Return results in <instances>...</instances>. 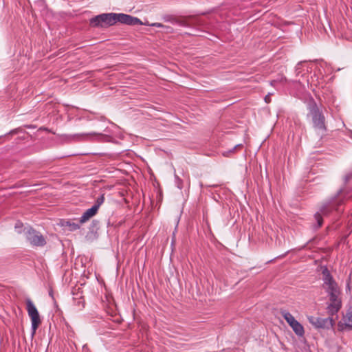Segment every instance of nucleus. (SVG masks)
<instances>
[{"mask_svg":"<svg viewBox=\"0 0 352 352\" xmlns=\"http://www.w3.org/2000/svg\"><path fill=\"white\" fill-rule=\"evenodd\" d=\"M322 274L324 275L323 285L329 297L327 309L329 314L333 316L342 307L341 292L338 284L327 269L323 270Z\"/></svg>","mask_w":352,"mask_h":352,"instance_id":"obj_2","label":"nucleus"},{"mask_svg":"<svg viewBox=\"0 0 352 352\" xmlns=\"http://www.w3.org/2000/svg\"><path fill=\"white\" fill-rule=\"evenodd\" d=\"M104 195H102L99 197L97 198L94 205L93 207H96V210H98L100 206L104 203Z\"/></svg>","mask_w":352,"mask_h":352,"instance_id":"obj_11","label":"nucleus"},{"mask_svg":"<svg viewBox=\"0 0 352 352\" xmlns=\"http://www.w3.org/2000/svg\"><path fill=\"white\" fill-rule=\"evenodd\" d=\"M338 327L342 331L352 329V309L346 312V315L338 322Z\"/></svg>","mask_w":352,"mask_h":352,"instance_id":"obj_8","label":"nucleus"},{"mask_svg":"<svg viewBox=\"0 0 352 352\" xmlns=\"http://www.w3.org/2000/svg\"><path fill=\"white\" fill-rule=\"evenodd\" d=\"M309 111L312 118L314 127L316 130H319L322 133H324L327 131L325 118L316 102H312L309 103Z\"/></svg>","mask_w":352,"mask_h":352,"instance_id":"obj_3","label":"nucleus"},{"mask_svg":"<svg viewBox=\"0 0 352 352\" xmlns=\"http://www.w3.org/2000/svg\"><path fill=\"white\" fill-rule=\"evenodd\" d=\"M27 240L34 246H44L46 241L43 236L38 232L30 229L26 232Z\"/></svg>","mask_w":352,"mask_h":352,"instance_id":"obj_6","label":"nucleus"},{"mask_svg":"<svg viewBox=\"0 0 352 352\" xmlns=\"http://www.w3.org/2000/svg\"><path fill=\"white\" fill-rule=\"evenodd\" d=\"M151 25V26H153V27H157V28H162L164 27V25L162 23H151V24H147V23H143L142 25Z\"/></svg>","mask_w":352,"mask_h":352,"instance_id":"obj_13","label":"nucleus"},{"mask_svg":"<svg viewBox=\"0 0 352 352\" xmlns=\"http://www.w3.org/2000/svg\"><path fill=\"white\" fill-rule=\"evenodd\" d=\"M331 208L329 204H324L321 207L320 212L316 213L315 219L317 221L318 227H320L322 224V215L327 214L331 211Z\"/></svg>","mask_w":352,"mask_h":352,"instance_id":"obj_9","label":"nucleus"},{"mask_svg":"<svg viewBox=\"0 0 352 352\" xmlns=\"http://www.w3.org/2000/svg\"><path fill=\"white\" fill-rule=\"evenodd\" d=\"M280 314L298 336H304L305 330L303 326L289 311L280 310Z\"/></svg>","mask_w":352,"mask_h":352,"instance_id":"obj_5","label":"nucleus"},{"mask_svg":"<svg viewBox=\"0 0 352 352\" xmlns=\"http://www.w3.org/2000/svg\"><path fill=\"white\" fill-rule=\"evenodd\" d=\"M26 302V309L28 314L29 317L31 319L32 323V336L36 333V329L39 327L41 323V320L40 318V316L38 311L33 303V302L28 298L25 301Z\"/></svg>","mask_w":352,"mask_h":352,"instance_id":"obj_4","label":"nucleus"},{"mask_svg":"<svg viewBox=\"0 0 352 352\" xmlns=\"http://www.w3.org/2000/svg\"><path fill=\"white\" fill-rule=\"evenodd\" d=\"M117 23L129 25L142 24V22L138 18L123 13H103L91 18L90 20L91 26L101 28H109Z\"/></svg>","mask_w":352,"mask_h":352,"instance_id":"obj_1","label":"nucleus"},{"mask_svg":"<svg viewBox=\"0 0 352 352\" xmlns=\"http://www.w3.org/2000/svg\"><path fill=\"white\" fill-rule=\"evenodd\" d=\"M22 227V223H20V222H18L16 223L15 225V228L17 229V228H21Z\"/></svg>","mask_w":352,"mask_h":352,"instance_id":"obj_14","label":"nucleus"},{"mask_svg":"<svg viewBox=\"0 0 352 352\" xmlns=\"http://www.w3.org/2000/svg\"><path fill=\"white\" fill-rule=\"evenodd\" d=\"M241 146V144H238V145H236V146H235V148H236V147H239V146Z\"/></svg>","mask_w":352,"mask_h":352,"instance_id":"obj_16","label":"nucleus"},{"mask_svg":"<svg viewBox=\"0 0 352 352\" xmlns=\"http://www.w3.org/2000/svg\"><path fill=\"white\" fill-rule=\"evenodd\" d=\"M98 210H96V207H91V208L87 209L80 218V223H84L89 221L91 217L95 216L97 213Z\"/></svg>","mask_w":352,"mask_h":352,"instance_id":"obj_10","label":"nucleus"},{"mask_svg":"<svg viewBox=\"0 0 352 352\" xmlns=\"http://www.w3.org/2000/svg\"><path fill=\"white\" fill-rule=\"evenodd\" d=\"M265 100L266 102H270V98H269V96H265Z\"/></svg>","mask_w":352,"mask_h":352,"instance_id":"obj_15","label":"nucleus"},{"mask_svg":"<svg viewBox=\"0 0 352 352\" xmlns=\"http://www.w3.org/2000/svg\"><path fill=\"white\" fill-rule=\"evenodd\" d=\"M309 322L316 328H326L328 326H333V320L330 318H322L320 317L310 316L308 318Z\"/></svg>","mask_w":352,"mask_h":352,"instance_id":"obj_7","label":"nucleus"},{"mask_svg":"<svg viewBox=\"0 0 352 352\" xmlns=\"http://www.w3.org/2000/svg\"><path fill=\"white\" fill-rule=\"evenodd\" d=\"M67 226L70 231H74L80 228V225L76 223L67 222Z\"/></svg>","mask_w":352,"mask_h":352,"instance_id":"obj_12","label":"nucleus"}]
</instances>
